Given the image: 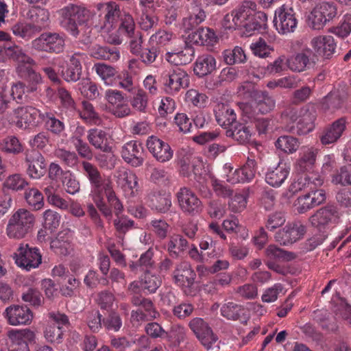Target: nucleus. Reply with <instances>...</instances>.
Masks as SVG:
<instances>
[{
	"label": "nucleus",
	"instance_id": "49530a36",
	"mask_svg": "<svg viewBox=\"0 0 351 351\" xmlns=\"http://www.w3.org/2000/svg\"><path fill=\"white\" fill-rule=\"evenodd\" d=\"M250 49L252 53L257 57L266 58L269 57L274 51V47L268 45L262 38H259L256 42L250 45Z\"/></svg>",
	"mask_w": 351,
	"mask_h": 351
},
{
	"label": "nucleus",
	"instance_id": "f704fd0d",
	"mask_svg": "<svg viewBox=\"0 0 351 351\" xmlns=\"http://www.w3.org/2000/svg\"><path fill=\"white\" fill-rule=\"evenodd\" d=\"M256 10V4L250 0L242 1L238 7L233 10L236 15V21L245 23L253 15Z\"/></svg>",
	"mask_w": 351,
	"mask_h": 351
},
{
	"label": "nucleus",
	"instance_id": "864d4df0",
	"mask_svg": "<svg viewBox=\"0 0 351 351\" xmlns=\"http://www.w3.org/2000/svg\"><path fill=\"white\" fill-rule=\"evenodd\" d=\"M267 257L274 260H287L289 261L295 258V255L292 252H287L275 245H269L265 250Z\"/></svg>",
	"mask_w": 351,
	"mask_h": 351
},
{
	"label": "nucleus",
	"instance_id": "9d476101",
	"mask_svg": "<svg viewBox=\"0 0 351 351\" xmlns=\"http://www.w3.org/2000/svg\"><path fill=\"white\" fill-rule=\"evenodd\" d=\"M176 197L180 209L184 213L194 215L202 211V202L190 189L180 188L176 193Z\"/></svg>",
	"mask_w": 351,
	"mask_h": 351
},
{
	"label": "nucleus",
	"instance_id": "4c0bfd02",
	"mask_svg": "<svg viewBox=\"0 0 351 351\" xmlns=\"http://www.w3.org/2000/svg\"><path fill=\"white\" fill-rule=\"evenodd\" d=\"M149 206L152 208L160 213H166L171 206V198L159 193H152L149 195Z\"/></svg>",
	"mask_w": 351,
	"mask_h": 351
},
{
	"label": "nucleus",
	"instance_id": "39448f33",
	"mask_svg": "<svg viewBox=\"0 0 351 351\" xmlns=\"http://www.w3.org/2000/svg\"><path fill=\"white\" fill-rule=\"evenodd\" d=\"M337 14V8L334 3L322 2L315 5L308 16V26L316 30L322 29Z\"/></svg>",
	"mask_w": 351,
	"mask_h": 351
},
{
	"label": "nucleus",
	"instance_id": "72a5a7b5",
	"mask_svg": "<svg viewBox=\"0 0 351 351\" xmlns=\"http://www.w3.org/2000/svg\"><path fill=\"white\" fill-rule=\"evenodd\" d=\"M91 193L93 197L104 196L108 191L113 189V184L110 178H105L102 176L94 179L90 182Z\"/></svg>",
	"mask_w": 351,
	"mask_h": 351
},
{
	"label": "nucleus",
	"instance_id": "473e14b6",
	"mask_svg": "<svg viewBox=\"0 0 351 351\" xmlns=\"http://www.w3.org/2000/svg\"><path fill=\"white\" fill-rule=\"evenodd\" d=\"M189 243L182 235L175 234L170 237L167 244V250L173 258L179 257L188 247Z\"/></svg>",
	"mask_w": 351,
	"mask_h": 351
},
{
	"label": "nucleus",
	"instance_id": "0eeeda50",
	"mask_svg": "<svg viewBox=\"0 0 351 351\" xmlns=\"http://www.w3.org/2000/svg\"><path fill=\"white\" fill-rule=\"evenodd\" d=\"M162 85L165 91L171 95L178 93L181 89L189 85V76L186 71L176 67L162 75Z\"/></svg>",
	"mask_w": 351,
	"mask_h": 351
},
{
	"label": "nucleus",
	"instance_id": "aec40b11",
	"mask_svg": "<svg viewBox=\"0 0 351 351\" xmlns=\"http://www.w3.org/2000/svg\"><path fill=\"white\" fill-rule=\"evenodd\" d=\"M346 123V118L341 117L326 127L319 137L322 144L326 145L336 143L345 131Z\"/></svg>",
	"mask_w": 351,
	"mask_h": 351
},
{
	"label": "nucleus",
	"instance_id": "774afa93",
	"mask_svg": "<svg viewBox=\"0 0 351 351\" xmlns=\"http://www.w3.org/2000/svg\"><path fill=\"white\" fill-rule=\"evenodd\" d=\"M186 99L194 106L202 108L205 106L208 97L204 93H199L195 89H190L186 93Z\"/></svg>",
	"mask_w": 351,
	"mask_h": 351
},
{
	"label": "nucleus",
	"instance_id": "c03bdc74",
	"mask_svg": "<svg viewBox=\"0 0 351 351\" xmlns=\"http://www.w3.org/2000/svg\"><path fill=\"white\" fill-rule=\"evenodd\" d=\"M275 145L285 153L293 154L295 152L299 146L300 143L298 138L291 136H281L275 143Z\"/></svg>",
	"mask_w": 351,
	"mask_h": 351
},
{
	"label": "nucleus",
	"instance_id": "f3484780",
	"mask_svg": "<svg viewBox=\"0 0 351 351\" xmlns=\"http://www.w3.org/2000/svg\"><path fill=\"white\" fill-rule=\"evenodd\" d=\"M146 146L153 157L160 162L169 161L173 155V151L170 145L157 136H149L146 142Z\"/></svg>",
	"mask_w": 351,
	"mask_h": 351
},
{
	"label": "nucleus",
	"instance_id": "a211bd4d",
	"mask_svg": "<svg viewBox=\"0 0 351 351\" xmlns=\"http://www.w3.org/2000/svg\"><path fill=\"white\" fill-rule=\"evenodd\" d=\"M9 324L12 326L30 324L33 314L26 306L12 305L5 308L4 313Z\"/></svg>",
	"mask_w": 351,
	"mask_h": 351
},
{
	"label": "nucleus",
	"instance_id": "5701e85b",
	"mask_svg": "<svg viewBox=\"0 0 351 351\" xmlns=\"http://www.w3.org/2000/svg\"><path fill=\"white\" fill-rule=\"evenodd\" d=\"M195 277V271L186 262L180 263L173 271L174 282L179 286L192 287Z\"/></svg>",
	"mask_w": 351,
	"mask_h": 351
},
{
	"label": "nucleus",
	"instance_id": "4be33fe9",
	"mask_svg": "<svg viewBox=\"0 0 351 351\" xmlns=\"http://www.w3.org/2000/svg\"><path fill=\"white\" fill-rule=\"evenodd\" d=\"M194 55V48L191 45L185 43L181 49H175L166 53L165 60L171 64L185 65L193 60Z\"/></svg>",
	"mask_w": 351,
	"mask_h": 351
},
{
	"label": "nucleus",
	"instance_id": "393cba45",
	"mask_svg": "<svg viewBox=\"0 0 351 351\" xmlns=\"http://www.w3.org/2000/svg\"><path fill=\"white\" fill-rule=\"evenodd\" d=\"M290 168L286 163L280 162L275 168L269 169L265 175V181L269 185L278 187L287 180Z\"/></svg>",
	"mask_w": 351,
	"mask_h": 351
},
{
	"label": "nucleus",
	"instance_id": "ddd939ff",
	"mask_svg": "<svg viewBox=\"0 0 351 351\" xmlns=\"http://www.w3.org/2000/svg\"><path fill=\"white\" fill-rule=\"evenodd\" d=\"M337 218L338 211L336 206L327 205L318 209L309 217L308 221L313 228L322 231L328 228Z\"/></svg>",
	"mask_w": 351,
	"mask_h": 351
},
{
	"label": "nucleus",
	"instance_id": "338daca9",
	"mask_svg": "<svg viewBox=\"0 0 351 351\" xmlns=\"http://www.w3.org/2000/svg\"><path fill=\"white\" fill-rule=\"evenodd\" d=\"M54 154L56 157L69 167H73L77 162L78 157L73 152L59 148L55 150Z\"/></svg>",
	"mask_w": 351,
	"mask_h": 351
},
{
	"label": "nucleus",
	"instance_id": "2eb2a0df",
	"mask_svg": "<svg viewBox=\"0 0 351 351\" xmlns=\"http://www.w3.org/2000/svg\"><path fill=\"white\" fill-rule=\"evenodd\" d=\"M25 162L27 166L26 173L31 178L37 180L45 174L47 163L45 157L39 152H27Z\"/></svg>",
	"mask_w": 351,
	"mask_h": 351
},
{
	"label": "nucleus",
	"instance_id": "680f3d73",
	"mask_svg": "<svg viewBox=\"0 0 351 351\" xmlns=\"http://www.w3.org/2000/svg\"><path fill=\"white\" fill-rule=\"evenodd\" d=\"M102 315L99 311H91L88 312L86 316V324L93 332H98L102 328Z\"/></svg>",
	"mask_w": 351,
	"mask_h": 351
},
{
	"label": "nucleus",
	"instance_id": "6e6552de",
	"mask_svg": "<svg viewBox=\"0 0 351 351\" xmlns=\"http://www.w3.org/2000/svg\"><path fill=\"white\" fill-rule=\"evenodd\" d=\"M16 264L27 271L37 268L42 263V256L37 247L21 244L13 255Z\"/></svg>",
	"mask_w": 351,
	"mask_h": 351
},
{
	"label": "nucleus",
	"instance_id": "cd10ccee",
	"mask_svg": "<svg viewBox=\"0 0 351 351\" xmlns=\"http://www.w3.org/2000/svg\"><path fill=\"white\" fill-rule=\"evenodd\" d=\"M216 69V60L209 54L199 56L193 67L194 73L198 77H204L211 73Z\"/></svg>",
	"mask_w": 351,
	"mask_h": 351
},
{
	"label": "nucleus",
	"instance_id": "8fccbe9b",
	"mask_svg": "<svg viewBox=\"0 0 351 351\" xmlns=\"http://www.w3.org/2000/svg\"><path fill=\"white\" fill-rule=\"evenodd\" d=\"M332 182L341 186L351 185V165L341 167L332 176Z\"/></svg>",
	"mask_w": 351,
	"mask_h": 351
},
{
	"label": "nucleus",
	"instance_id": "79ce46f5",
	"mask_svg": "<svg viewBox=\"0 0 351 351\" xmlns=\"http://www.w3.org/2000/svg\"><path fill=\"white\" fill-rule=\"evenodd\" d=\"M141 306L145 313H143L142 310L132 312V317L136 319L137 321H145L148 320L149 319H155L158 315V312L154 308L152 302L149 299L145 298V300H143V303Z\"/></svg>",
	"mask_w": 351,
	"mask_h": 351
},
{
	"label": "nucleus",
	"instance_id": "6e6d98bb",
	"mask_svg": "<svg viewBox=\"0 0 351 351\" xmlns=\"http://www.w3.org/2000/svg\"><path fill=\"white\" fill-rule=\"evenodd\" d=\"M105 23L112 27L117 20L121 18L119 6L114 2H109L106 5ZM106 25V24H105Z\"/></svg>",
	"mask_w": 351,
	"mask_h": 351
},
{
	"label": "nucleus",
	"instance_id": "dca6fc26",
	"mask_svg": "<svg viewBox=\"0 0 351 351\" xmlns=\"http://www.w3.org/2000/svg\"><path fill=\"white\" fill-rule=\"evenodd\" d=\"M121 154L123 160L134 167L143 164L144 149L138 141H130L125 143L121 147Z\"/></svg>",
	"mask_w": 351,
	"mask_h": 351
},
{
	"label": "nucleus",
	"instance_id": "13d9d810",
	"mask_svg": "<svg viewBox=\"0 0 351 351\" xmlns=\"http://www.w3.org/2000/svg\"><path fill=\"white\" fill-rule=\"evenodd\" d=\"M45 337L51 343H61L63 337L62 326H57L56 324H48L45 330Z\"/></svg>",
	"mask_w": 351,
	"mask_h": 351
},
{
	"label": "nucleus",
	"instance_id": "69168bd1",
	"mask_svg": "<svg viewBox=\"0 0 351 351\" xmlns=\"http://www.w3.org/2000/svg\"><path fill=\"white\" fill-rule=\"evenodd\" d=\"M114 226L117 232L121 234H125L128 231L134 228V221L128 217L122 215L117 216L113 221Z\"/></svg>",
	"mask_w": 351,
	"mask_h": 351
},
{
	"label": "nucleus",
	"instance_id": "f8f14e48",
	"mask_svg": "<svg viewBox=\"0 0 351 351\" xmlns=\"http://www.w3.org/2000/svg\"><path fill=\"white\" fill-rule=\"evenodd\" d=\"M306 227L300 221L288 223L275 234V239L281 245L292 244L303 237Z\"/></svg>",
	"mask_w": 351,
	"mask_h": 351
},
{
	"label": "nucleus",
	"instance_id": "2f4dec72",
	"mask_svg": "<svg viewBox=\"0 0 351 351\" xmlns=\"http://www.w3.org/2000/svg\"><path fill=\"white\" fill-rule=\"evenodd\" d=\"M121 187L125 195L134 197L138 191V178L132 171H125L119 175Z\"/></svg>",
	"mask_w": 351,
	"mask_h": 351
},
{
	"label": "nucleus",
	"instance_id": "052dcab7",
	"mask_svg": "<svg viewBox=\"0 0 351 351\" xmlns=\"http://www.w3.org/2000/svg\"><path fill=\"white\" fill-rule=\"evenodd\" d=\"M138 24L142 30L148 31L157 27L158 25V17L143 11L138 21Z\"/></svg>",
	"mask_w": 351,
	"mask_h": 351
},
{
	"label": "nucleus",
	"instance_id": "5fc2aeb1",
	"mask_svg": "<svg viewBox=\"0 0 351 351\" xmlns=\"http://www.w3.org/2000/svg\"><path fill=\"white\" fill-rule=\"evenodd\" d=\"M103 325L106 330L117 332L121 328L123 322L119 313L111 312L103 319Z\"/></svg>",
	"mask_w": 351,
	"mask_h": 351
},
{
	"label": "nucleus",
	"instance_id": "c756f323",
	"mask_svg": "<svg viewBox=\"0 0 351 351\" xmlns=\"http://www.w3.org/2000/svg\"><path fill=\"white\" fill-rule=\"evenodd\" d=\"M311 50L306 49L302 53H299L289 58H287V65L293 72L304 71L310 60H313L315 55L311 56Z\"/></svg>",
	"mask_w": 351,
	"mask_h": 351
},
{
	"label": "nucleus",
	"instance_id": "b1692460",
	"mask_svg": "<svg viewBox=\"0 0 351 351\" xmlns=\"http://www.w3.org/2000/svg\"><path fill=\"white\" fill-rule=\"evenodd\" d=\"M215 115L218 124L226 130L237 123L234 110L224 104H218L215 106Z\"/></svg>",
	"mask_w": 351,
	"mask_h": 351
},
{
	"label": "nucleus",
	"instance_id": "7ed1b4c3",
	"mask_svg": "<svg viewBox=\"0 0 351 351\" xmlns=\"http://www.w3.org/2000/svg\"><path fill=\"white\" fill-rule=\"evenodd\" d=\"M35 221L34 215L25 209H19L10 219L7 234L10 238L22 239L32 230Z\"/></svg>",
	"mask_w": 351,
	"mask_h": 351
},
{
	"label": "nucleus",
	"instance_id": "1a4fd4ad",
	"mask_svg": "<svg viewBox=\"0 0 351 351\" xmlns=\"http://www.w3.org/2000/svg\"><path fill=\"white\" fill-rule=\"evenodd\" d=\"M274 23L277 31L281 34L293 32L298 25L295 10L292 7L282 5L275 11Z\"/></svg>",
	"mask_w": 351,
	"mask_h": 351
},
{
	"label": "nucleus",
	"instance_id": "f03ea898",
	"mask_svg": "<svg viewBox=\"0 0 351 351\" xmlns=\"http://www.w3.org/2000/svg\"><path fill=\"white\" fill-rule=\"evenodd\" d=\"M62 19L60 25L74 37H77L80 30L79 27L85 25L89 19V12L84 8L69 4L60 11Z\"/></svg>",
	"mask_w": 351,
	"mask_h": 351
},
{
	"label": "nucleus",
	"instance_id": "c85d7f7f",
	"mask_svg": "<svg viewBox=\"0 0 351 351\" xmlns=\"http://www.w3.org/2000/svg\"><path fill=\"white\" fill-rule=\"evenodd\" d=\"M226 135L240 144L245 145L250 142L252 133L248 126L237 122L232 128L226 130Z\"/></svg>",
	"mask_w": 351,
	"mask_h": 351
},
{
	"label": "nucleus",
	"instance_id": "a19ab883",
	"mask_svg": "<svg viewBox=\"0 0 351 351\" xmlns=\"http://www.w3.org/2000/svg\"><path fill=\"white\" fill-rule=\"evenodd\" d=\"M10 58L19 63L34 64V60L23 49L16 45L6 46V59Z\"/></svg>",
	"mask_w": 351,
	"mask_h": 351
},
{
	"label": "nucleus",
	"instance_id": "7c9ffc66",
	"mask_svg": "<svg viewBox=\"0 0 351 351\" xmlns=\"http://www.w3.org/2000/svg\"><path fill=\"white\" fill-rule=\"evenodd\" d=\"M89 53L91 57L99 60L117 61L120 57L119 51L115 47L94 45L90 48Z\"/></svg>",
	"mask_w": 351,
	"mask_h": 351
},
{
	"label": "nucleus",
	"instance_id": "e2e57ef3",
	"mask_svg": "<svg viewBox=\"0 0 351 351\" xmlns=\"http://www.w3.org/2000/svg\"><path fill=\"white\" fill-rule=\"evenodd\" d=\"M286 221L285 213L282 212H275L268 215L265 222V228L273 231L275 229L282 226Z\"/></svg>",
	"mask_w": 351,
	"mask_h": 351
},
{
	"label": "nucleus",
	"instance_id": "37998d69",
	"mask_svg": "<svg viewBox=\"0 0 351 351\" xmlns=\"http://www.w3.org/2000/svg\"><path fill=\"white\" fill-rule=\"evenodd\" d=\"M267 16L263 12H254L250 19L243 23L245 31L251 34V32L265 28L267 24Z\"/></svg>",
	"mask_w": 351,
	"mask_h": 351
},
{
	"label": "nucleus",
	"instance_id": "4468645a",
	"mask_svg": "<svg viewBox=\"0 0 351 351\" xmlns=\"http://www.w3.org/2000/svg\"><path fill=\"white\" fill-rule=\"evenodd\" d=\"M326 200L324 190H311L306 194L299 196L294 202L293 206L299 214H304L313 208L322 204Z\"/></svg>",
	"mask_w": 351,
	"mask_h": 351
},
{
	"label": "nucleus",
	"instance_id": "c9c22d12",
	"mask_svg": "<svg viewBox=\"0 0 351 351\" xmlns=\"http://www.w3.org/2000/svg\"><path fill=\"white\" fill-rule=\"evenodd\" d=\"M276 107V100L266 91L261 92L255 99V108L261 114L271 112Z\"/></svg>",
	"mask_w": 351,
	"mask_h": 351
},
{
	"label": "nucleus",
	"instance_id": "bf43d9fd",
	"mask_svg": "<svg viewBox=\"0 0 351 351\" xmlns=\"http://www.w3.org/2000/svg\"><path fill=\"white\" fill-rule=\"evenodd\" d=\"M2 151L8 153L19 154L22 152V146L15 136H8L0 144Z\"/></svg>",
	"mask_w": 351,
	"mask_h": 351
},
{
	"label": "nucleus",
	"instance_id": "de8ad7c7",
	"mask_svg": "<svg viewBox=\"0 0 351 351\" xmlns=\"http://www.w3.org/2000/svg\"><path fill=\"white\" fill-rule=\"evenodd\" d=\"M161 285L160 278L151 274L150 272H145L143 278L141 280V288L149 293H154Z\"/></svg>",
	"mask_w": 351,
	"mask_h": 351
},
{
	"label": "nucleus",
	"instance_id": "423d86ee",
	"mask_svg": "<svg viewBox=\"0 0 351 351\" xmlns=\"http://www.w3.org/2000/svg\"><path fill=\"white\" fill-rule=\"evenodd\" d=\"M189 326L207 351H219V346L215 345L218 337L203 319L195 317L190 321Z\"/></svg>",
	"mask_w": 351,
	"mask_h": 351
},
{
	"label": "nucleus",
	"instance_id": "20e7f679",
	"mask_svg": "<svg viewBox=\"0 0 351 351\" xmlns=\"http://www.w3.org/2000/svg\"><path fill=\"white\" fill-rule=\"evenodd\" d=\"M64 34L56 32H44L32 42V47L36 51L59 54L64 51Z\"/></svg>",
	"mask_w": 351,
	"mask_h": 351
},
{
	"label": "nucleus",
	"instance_id": "bb28decb",
	"mask_svg": "<svg viewBox=\"0 0 351 351\" xmlns=\"http://www.w3.org/2000/svg\"><path fill=\"white\" fill-rule=\"evenodd\" d=\"M206 14L198 5H194L189 9V14L183 19L182 25L186 30H192L205 21Z\"/></svg>",
	"mask_w": 351,
	"mask_h": 351
},
{
	"label": "nucleus",
	"instance_id": "412c9836",
	"mask_svg": "<svg viewBox=\"0 0 351 351\" xmlns=\"http://www.w3.org/2000/svg\"><path fill=\"white\" fill-rule=\"evenodd\" d=\"M83 56L81 53H75L69 57V62L66 69L61 70V76L68 82H77L82 75V66L80 57Z\"/></svg>",
	"mask_w": 351,
	"mask_h": 351
},
{
	"label": "nucleus",
	"instance_id": "3c124183",
	"mask_svg": "<svg viewBox=\"0 0 351 351\" xmlns=\"http://www.w3.org/2000/svg\"><path fill=\"white\" fill-rule=\"evenodd\" d=\"M148 96L145 91L138 89L131 99V106L140 112H146L148 106Z\"/></svg>",
	"mask_w": 351,
	"mask_h": 351
},
{
	"label": "nucleus",
	"instance_id": "a878e982",
	"mask_svg": "<svg viewBox=\"0 0 351 351\" xmlns=\"http://www.w3.org/2000/svg\"><path fill=\"white\" fill-rule=\"evenodd\" d=\"M87 139L89 143L96 149L106 154L112 152V147L109 144L107 134L105 131L97 128L89 130Z\"/></svg>",
	"mask_w": 351,
	"mask_h": 351
},
{
	"label": "nucleus",
	"instance_id": "a18cd8bd",
	"mask_svg": "<svg viewBox=\"0 0 351 351\" xmlns=\"http://www.w3.org/2000/svg\"><path fill=\"white\" fill-rule=\"evenodd\" d=\"M317 152V149L313 147L307 148L297 161L296 165L298 170L305 171L311 169L316 160Z\"/></svg>",
	"mask_w": 351,
	"mask_h": 351
},
{
	"label": "nucleus",
	"instance_id": "603ef678",
	"mask_svg": "<svg viewBox=\"0 0 351 351\" xmlns=\"http://www.w3.org/2000/svg\"><path fill=\"white\" fill-rule=\"evenodd\" d=\"M25 198L34 210H40L44 206L43 195L37 189L33 188L26 191Z\"/></svg>",
	"mask_w": 351,
	"mask_h": 351
},
{
	"label": "nucleus",
	"instance_id": "09e8293b",
	"mask_svg": "<svg viewBox=\"0 0 351 351\" xmlns=\"http://www.w3.org/2000/svg\"><path fill=\"white\" fill-rule=\"evenodd\" d=\"M119 32L125 35L127 37L135 34V32L140 31L136 30V25L133 17L128 13H123L120 19V24L119 26Z\"/></svg>",
	"mask_w": 351,
	"mask_h": 351
},
{
	"label": "nucleus",
	"instance_id": "0e129e2a",
	"mask_svg": "<svg viewBox=\"0 0 351 351\" xmlns=\"http://www.w3.org/2000/svg\"><path fill=\"white\" fill-rule=\"evenodd\" d=\"M241 311V306L232 302L224 304L221 308V315L228 319H238L240 316Z\"/></svg>",
	"mask_w": 351,
	"mask_h": 351
},
{
	"label": "nucleus",
	"instance_id": "f257e3e1",
	"mask_svg": "<svg viewBox=\"0 0 351 351\" xmlns=\"http://www.w3.org/2000/svg\"><path fill=\"white\" fill-rule=\"evenodd\" d=\"M287 116L295 125L289 128L288 131L298 135H304L311 132L315 128L316 111L314 108L305 106L300 109L289 108L285 110Z\"/></svg>",
	"mask_w": 351,
	"mask_h": 351
},
{
	"label": "nucleus",
	"instance_id": "9b49d317",
	"mask_svg": "<svg viewBox=\"0 0 351 351\" xmlns=\"http://www.w3.org/2000/svg\"><path fill=\"white\" fill-rule=\"evenodd\" d=\"M14 114L16 119V125L23 130L36 126L40 119L45 120L44 114L40 113L38 109L29 106L19 107L14 110Z\"/></svg>",
	"mask_w": 351,
	"mask_h": 351
},
{
	"label": "nucleus",
	"instance_id": "ea45409f",
	"mask_svg": "<svg viewBox=\"0 0 351 351\" xmlns=\"http://www.w3.org/2000/svg\"><path fill=\"white\" fill-rule=\"evenodd\" d=\"M13 34L25 40H29L40 31L39 27L29 23H17L12 26Z\"/></svg>",
	"mask_w": 351,
	"mask_h": 351
},
{
	"label": "nucleus",
	"instance_id": "e433bc0d",
	"mask_svg": "<svg viewBox=\"0 0 351 351\" xmlns=\"http://www.w3.org/2000/svg\"><path fill=\"white\" fill-rule=\"evenodd\" d=\"M222 57L225 63L228 65L242 64L246 62L247 57L244 50L239 46L232 49H226L222 52Z\"/></svg>",
	"mask_w": 351,
	"mask_h": 351
},
{
	"label": "nucleus",
	"instance_id": "4d7b16f0",
	"mask_svg": "<svg viewBox=\"0 0 351 351\" xmlns=\"http://www.w3.org/2000/svg\"><path fill=\"white\" fill-rule=\"evenodd\" d=\"M3 185L7 189L17 191L27 186L28 182L21 174L15 173L8 176Z\"/></svg>",
	"mask_w": 351,
	"mask_h": 351
},
{
	"label": "nucleus",
	"instance_id": "58836bf2",
	"mask_svg": "<svg viewBox=\"0 0 351 351\" xmlns=\"http://www.w3.org/2000/svg\"><path fill=\"white\" fill-rule=\"evenodd\" d=\"M50 247L56 254L64 256L69 254L73 250L68 237L62 234H58L57 237L51 240Z\"/></svg>",
	"mask_w": 351,
	"mask_h": 351
},
{
	"label": "nucleus",
	"instance_id": "6ab92c4d",
	"mask_svg": "<svg viewBox=\"0 0 351 351\" xmlns=\"http://www.w3.org/2000/svg\"><path fill=\"white\" fill-rule=\"evenodd\" d=\"M311 45L317 56L326 59L332 58L337 47L334 38L330 35L318 36L313 38Z\"/></svg>",
	"mask_w": 351,
	"mask_h": 351
}]
</instances>
